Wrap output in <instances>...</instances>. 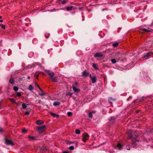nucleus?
Wrapping results in <instances>:
<instances>
[{"mask_svg": "<svg viewBox=\"0 0 153 153\" xmlns=\"http://www.w3.org/2000/svg\"><path fill=\"white\" fill-rule=\"evenodd\" d=\"M128 137L129 139H131L132 138L134 139H137L138 137V134L136 131L130 130L127 132Z\"/></svg>", "mask_w": 153, "mask_h": 153, "instance_id": "1", "label": "nucleus"}, {"mask_svg": "<svg viewBox=\"0 0 153 153\" xmlns=\"http://www.w3.org/2000/svg\"><path fill=\"white\" fill-rule=\"evenodd\" d=\"M37 132L39 134L42 133L46 129V126L45 125L42 126H38L36 128Z\"/></svg>", "mask_w": 153, "mask_h": 153, "instance_id": "2", "label": "nucleus"}, {"mask_svg": "<svg viewBox=\"0 0 153 153\" xmlns=\"http://www.w3.org/2000/svg\"><path fill=\"white\" fill-rule=\"evenodd\" d=\"M4 141H5V143L7 145L12 146L14 145L13 142L10 139L5 138Z\"/></svg>", "mask_w": 153, "mask_h": 153, "instance_id": "3", "label": "nucleus"}, {"mask_svg": "<svg viewBox=\"0 0 153 153\" xmlns=\"http://www.w3.org/2000/svg\"><path fill=\"white\" fill-rule=\"evenodd\" d=\"M83 140L84 142H86L89 138V136L88 134L86 133H84L83 134Z\"/></svg>", "mask_w": 153, "mask_h": 153, "instance_id": "4", "label": "nucleus"}, {"mask_svg": "<svg viewBox=\"0 0 153 153\" xmlns=\"http://www.w3.org/2000/svg\"><path fill=\"white\" fill-rule=\"evenodd\" d=\"M45 71L46 73L50 76V77L54 76V73L53 72L46 69L45 70Z\"/></svg>", "mask_w": 153, "mask_h": 153, "instance_id": "5", "label": "nucleus"}, {"mask_svg": "<svg viewBox=\"0 0 153 153\" xmlns=\"http://www.w3.org/2000/svg\"><path fill=\"white\" fill-rule=\"evenodd\" d=\"M150 31H151L150 30H148L145 28L140 29L139 31V32L141 33H144V32L148 33Z\"/></svg>", "mask_w": 153, "mask_h": 153, "instance_id": "6", "label": "nucleus"}, {"mask_svg": "<svg viewBox=\"0 0 153 153\" xmlns=\"http://www.w3.org/2000/svg\"><path fill=\"white\" fill-rule=\"evenodd\" d=\"M103 56V55L100 53H97L94 55V57L95 58L100 57Z\"/></svg>", "mask_w": 153, "mask_h": 153, "instance_id": "7", "label": "nucleus"}, {"mask_svg": "<svg viewBox=\"0 0 153 153\" xmlns=\"http://www.w3.org/2000/svg\"><path fill=\"white\" fill-rule=\"evenodd\" d=\"M72 86L73 89L75 92L78 93L80 91V89H79L76 88V87L74 85H73Z\"/></svg>", "mask_w": 153, "mask_h": 153, "instance_id": "8", "label": "nucleus"}, {"mask_svg": "<svg viewBox=\"0 0 153 153\" xmlns=\"http://www.w3.org/2000/svg\"><path fill=\"white\" fill-rule=\"evenodd\" d=\"M122 55V53H121L119 52L117 54L115 55L116 56L115 58L116 59H120V58L121 56Z\"/></svg>", "mask_w": 153, "mask_h": 153, "instance_id": "9", "label": "nucleus"}, {"mask_svg": "<svg viewBox=\"0 0 153 153\" xmlns=\"http://www.w3.org/2000/svg\"><path fill=\"white\" fill-rule=\"evenodd\" d=\"M82 76L84 77H86L88 75V73L86 71H84L82 73Z\"/></svg>", "mask_w": 153, "mask_h": 153, "instance_id": "10", "label": "nucleus"}, {"mask_svg": "<svg viewBox=\"0 0 153 153\" xmlns=\"http://www.w3.org/2000/svg\"><path fill=\"white\" fill-rule=\"evenodd\" d=\"M49 114L52 116L54 117L58 118L59 117V115L54 113L52 112H49Z\"/></svg>", "mask_w": 153, "mask_h": 153, "instance_id": "11", "label": "nucleus"}, {"mask_svg": "<svg viewBox=\"0 0 153 153\" xmlns=\"http://www.w3.org/2000/svg\"><path fill=\"white\" fill-rule=\"evenodd\" d=\"M36 123L39 125H42L44 124V122L41 120H38L36 121Z\"/></svg>", "mask_w": 153, "mask_h": 153, "instance_id": "12", "label": "nucleus"}, {"mask_svg": "<svg viewBox=\"0 0 153 153\" xmlns=\"http://www.w3.org/2000/svg\"><path fill=\"white\" fill-rule=\"evenodd\" d=\"M151 54V53H148L146 54V55L143 56V58H145L146 59H147L150 56Z\"/></svg>", "mask_w": 153, "mask_h": 153, "instance_id": "13", "label": "nucleus"}, {"mask_svg": "<svg viewBox=\"0 0 153 153\" xmlns=\"http://www.w3.org/2000/svg\"><path fill=\"white\" fill-rule=\"evenodd\" d=\"M92 80V82L93 83H94L97 80V78L95 76H93L92 77L91 79Z\"/></svg>", "mask_w": 153, "mask_h": 153, "instance_id": "14", "label": "nucleus"}, {"mask_svg": "<svg viewBox=\"0 0 153 153\" xmlns=\"http://www.w3.org/2000/svg\"><path fill=\"white\" fill-rule=\"evenodd\" d=\"M117 147L119 150H121L122 149V145L120 143H118L117 145Z\"/></svg>", "mask_w": 153, "mask_h": 153, "instance_id": "15", "label": "nucleus"}, {"mask_svg": "<svg viewBox=\"0 0 153 153\" xmlns=\"http://www.w3.org/2000/svg\"><path fill=\"white\" fill-rule=\"evenodd\" d=\"M9 82L11 84H13L15 82V80L13 78H11Z\"/></svg>", "mask_w": 153, "mask_h": 153, "instance_id": "16", "label": "nucleus"}, {"mask_svg": "<svg viewBox=\"0 0 153 153\" xmlns=\"http://www.w3.org/2000/svg\"><path fill=\"white\" fill-rule=\"evenodd\" d=\"M135 139V141H132V145H136V143L137 142H138L139 140L138 139Z\"/></svg>", "mask_w": 153, "mask_h": 153, "instance_id": "17", "label": "nucleus"}, {"mask_svg": "<svg viewBox=\"0 0 153 153\" xmlns=\"http://www.w3.org/2000/svg\"><path fill=\"white\" fill-rule=\"evenodd\" d=\"M115 100L114 99H113L111 97H109V99L108 100V102L110 104H111V101H114Z\"/></svg>", "mask_w": 153, "mask_h": 153, "instance_id": "18", "label": "nucleus"}, {"mask_svg": "<svg viewBox=\"0 0 153 153\" xmlns=\"http://www.w3.org/2000/svg\"><path fill=\"white\" fill-rule=\"evenodd\" d=\"M115 119V118L114 117L112 116L110 118L109 120L110 121H111L112 123H113L114 122V120Z\"/></svg>", "mask_w": 153, "mask_h": 153, "instance_id": "19", "label": "nucleus"}, {"mask_svg": "<svg viewBox=\"0 0 153 153\" xmlns=\"http://www.w3.org/2000/svg\"><path fill=\"white\" fill-rule=\"evenodd\" d=\"M50 77L51 78V79L52 81L54 82H57V80L56 79V78L54 77V76Z\"/></svg>", "mask_w": 153, "mask_h": 153, "instance_id": "20", "label": "nucleus"}, {"mask_svg": "<svg viewBox=\"0 0 153 153\" xmlns=\"http://www.w3.org/2000/svg\"><path fill=\"white\" fill-rule=\"evenodd\" d=\"M60 103L58 101H56L54 102L53 103V105L54 106L59 105H60Z\"/></svg>", "mask_w": 153, "mask_h": 153, "instance_id": "21", "label": "nucleus"}, {"mask_svg": "<svg viewBox=\"0 0 153 153\" xmlns=\"http://www.w3.org/2000/svg\"><path fill=\"white\" fill-rule=\"evenodd\" d=\"M9 100H10V101L11 102H12L13 103H14L15 104H16L17 105L18 104L17 103V102H16V101L13 99H12V98H9Z\"/></svg>", "mask_w": 153, "mask_h": 153, "instance_id": "22", "label": "nucleus"}, {"mask_svg": "<svg viewBox=\"0 0 153 153\" xmlns=\"http://www.w3.org/2000/svg\"><path fill=\"white\" fill-rule=\"evenodd\" d=\"M28 138L30 139L31 140H33L35 139L36 137L34 136H30V135H29Z\"/></svg>", "mask_w": 153, "mask_h": 153, "instance_id": "23", "label": "nucleus"}, {"mask_svg": "<svg viewBox=\"0 0 153 153\" xmlns=\"http://www.w3.org/2000/svg\"><path fill=\"white\" fill-rule=\"evenodd\" d=\"M39 73L38 72H36L34 74V76L36 78L38 79Z\"/></svg>", "mask_w": 153, "mask_h": 153, "instance_id": "24", "label": "nucleus"}, {"mask_svg": "<svg viewBox=\"0 0 153 153\" xmlns=\"http://www.w3.org/2000/svg\"><path fill=\"white\" fill-rule=\"evenodd\" d=\"M73 6H71V7H68L66 8V10L67 11H69L70 10H71L73 8Z\"/></svg>", "mask_w": 153, "mask_h": 153, "instance_id": "25", "label": "nucleus"}, {"mask_svg": "<svg viewBox=\"0 0 153 153\" xmlns=\"http://www.w3.org/2000/svg\"><path fill=\"white\" fill-rule=\"evenodd\" d=\"M22 106L23 109H25L27 108V104L26 103H23L22 104Z\"/></svg>", "mask_w": 153, "mask_h": 153, "instance_id": "26", "label": "nucleus"}, {"mask_svg": "<svg viewBox=\"0 0 153 153\" xmlns=\"http://www.w3.org/2000/svg\"><path fill=\"white\" fill-rule=\"evenodd\" d=\"M67 0H62L61 1V3L62 4H65Z\"/></svg>", "mask_w": 153, "mask_h": 153, "instance_id": "27", "label": "nucleus"}, {"mask_svg": "<svg viewBox=\"0 0 153 153\" xmlns=\"http://www.w3.org/2000/svg\"><path fill=\"white\" fill-rule=\"evenodd\" d=\"M29 89L30 91H32L33 90V88L31 85H30L29 86Z\"/></svg>", "mask_w": 153, "mask_h": 153, "instance_id": "28", "label": "nucleus"}, {"mask_svg": "<svg viewBox=\"0 0 153 153\" xmlns=\"http://www.w3.org/2000/svg\"><path fill=\"white\" fill-rule=\"evenodd\" d=\"M118 45V43H113L112 44V45L113 47H117Z\"/></svg>", "mask_w": 153, "mask_h": 153, "instance_id": "29", "label": "nucleus"}, {"mask_svg": "<svg viewBox=\"0 0 153 153\" xmlns=\"http://www.w3.org/2000/svg\"><path fill=\"white\" fill-rule=\"evenodd\" d=\"M92 67L95 69H97V68L96 67V64L95 63H93L92 64Z\"/></svg>", "mask_w": 153, "mask_h": 153, "instance_id": "30", "label": "nucleus"}, {"mask_svg": "<svg viewBox=\"0 0 153 153\" xmlns=\"http://www.w3.org/2000/svg\"><path fill=\"white\" fill-rule=\"evenodd\" d=\"M75 133L76 134H79L80 133V131L79 129H76L75 130Z\"/></svg>", "mask_w": 153, "mask_h": 153, "instance_id": "31", "label": "nucleus"}, {"mask_svg": "<svg viewBox=\"0 0 153 153\" xmlns=\"http://www.w3.org/2000/svg\"><path fill=\"white\" fill-rule=\"evenodd\" d=\"M111 61L113 63H115L116 62V60L114 59H111Z\"/></svg>", "mask_w": 153, "mask_h": 153, "instance_id": "32", "label": "nucleus"}, {"mask_svg": "<svg viewBox=\"0 0 153 153\" xmlns=\"http://www.w3.org/2000/svg\"><path fill=\"white\" fill-rule=\"evenodd\" d=\"M27 130L25 128H23L22 130V132L23 133H26L27 132Z\"/></svg>", "mask_w": 153, "mask_h": 153, "instance_id": "33", "label": "nucleus"}, {"mask_svg": "<svg viewBox=\"0 0 153 153\" xmlns=\"http://www.w3.org/2000/svg\"><path fill=\"white\" fill-rule=\"evenodd\" d=\"M13 89L15 91H17L18 90V88L16 86H14L13 88Z\"/></svg>", "mask_w": 153, "mask_h": 153, "instance_id": "34", "label": "nucleus"}, {"mask_svg": "<svg viewBox=\"0 0 153 153\" xmlns=\"http://www.w3.org/2000/svg\"><path fill=\"white\" fill-rule=\"evenodd\" d=\"M69 149L71 150H73L74 149V147L73 146H70L69 147Z\"/></svg>", "mask_w": 153, "mask_h": 153, "instance_id": "35", "label": "nucleus"}, {"mask_svg": "<svg viewBox=\"0 0 153 153\" xmlns=\"http://www.w3.org/2000/svg\"><path fill=\"white\" fill-rule=\"evenodd\" d=\"M41 149L42 150V151H46L47 149H46L45 146H43Z\"/></svg>", "mask_w": 153, "mask_h": 153, "instance_id": "36", "label": "nucleus"}, {"mask_svg": "<svg viewBox=\"0 0 153 153\" xmlns=\"http://www.w3.org/2000/svg\"><path fill=\"white\" fill-rule=\"evenodd\" d=\"M72 113L70 111H69L67 113V115L69 116H71L72 115Z\"/></svg>", "mask_w": 153, "mask_h": 153, "instance_id": "37", "label": "nucleus"}, {"mask_svg": "<svg viewBox=\"0 0 153 153\" xmlns=\"http://www.w3.org/2000/svg\"><path fill=\"white\" fill-rule=\"evenodd\" d=\"M88 116L89 117L92 118L93 117V115L92 114L91 112H90L88 114Z\"/></svg>", "mask_w": 153, "mask_h": 153, "instance_id": "38", "label": "nucleus"}, {"mask_svg": "<svg viewBox=\"0 0 153 153\" xmlns=\"http://www.w3.org/2000/svg\"><path fill=\"white\" fill-rule=\"evenodd\" d=\"M72 93H68L67 94L66 96H69L70 97H71L72 95Z\"/></svg>", "mask_w": 153, "mask_h": 153, "instance_id": "39", "label": "nucleus"}, {"mask_svg": "<svg viewBox=\"0 0 153 153\" xmlns=\"http://www.w3.org/2000/svg\"><path fill=\"white\" fill-rule=\"evenodd\" d=\"M0 26H1V28L3 29H5V26L2 24H0Z\"/></svg>", "mask_w": 153, "mask_h": 153, "instance_id": "40", "label": "nucleus"}, {"mask_svg": "<svg viewBox=\"0 0 153 153\" xmlns=\"http://www.w3.org/2000/svg\"><path fill=\"white\" fill-rule=\"evenodd\" d=\"M17 95L18 97H20L21 96V94L20 93L18 92L17 93Z\"/></svg>", "mask_w": 153, "mask_h": 153, "instance_id": "41", "label": "nucleus"}, {"mask_svg": "<svg viewBox=\"0 0 153 153\" xmlns=\"http://www.w3.org/2000/svg\"><path fill=\"white\" fill-rule=\"evenodd\" d=\"M30 112V111H26L25 112V114L26 115H28L29 114Z\"/></svg>", "mask_w": 153, "mask_h": 153, "instance_id": "42", "label": "nucleus"}, {"mask_svg": "<svg viewBox=\"0 0 153 153\" xmlns=\"http://www.w3.org/2000/svg\"><path fill=\"white\" fill-rule=\"evenodd\" d=\"M39 95H40V96H44L45 95V94H44L43 92H42V93H39Z\"/></svg>", "mask_w": 153, "mask_h": 153, "instance_id": "43", "label": "nucleus"}, {"mask_svg": "<svg viewBox=\"0 0 153 153\" xmlns=\"http://www.w3.org/2000/svg\"><path fill=\"white\" fill-rule=\"evenodd\" d=\"M132 97L131 96H130L127 99V101H128L129 100H130V99H132Z\"/></svg>", "mask_w": 153, "mask_h": 153, "instance_id": "44", "label": "nucleus"}, {"mask_svg": "<svg viewBox=\"0 0 153 153\" xmlns=\"http://www.w3.org/2000/svg\"><path fill=\"white\" fill-rule=\"evenodd\" d=\"M38 88L42 92H43V90L39 87V86H38Z\"/></svg>", "mask_w": 153, "mask_h": 153, "instance_id": "45", "label": "nucleus"}, {"mask_svg": "<svg viewBox=\"0 0 153 153\" xmlns=\"http://www.w3.org/2000/svg\"><path fill=\"white\" fill-rule=\"evenodd\" d=\"M3 131L2 129L1 128H0V132H2Z\"/></svg>", "mask_w": 153, "mask_h": 153, "instance_id": "46", "label": "nucleus"}, {"mask_svg": "<svg viewBox=\"0 0 153 153\" xmlns=\"http://www.w3.org/2000/svg\"><path fill=\"white\" fill-rule=\"evenodd\" d=\"M150 26L153 27V22L152 23V24L150 25Z\"/></svg>", "mask_w": 153, "mask_h": 153, "instance_id": "47", "label": "nucleus"}, {"mask_svg": "<svg viewBox=\"0 0 153 153\" xmlns=\"http://www.w3.org/2000/svg\"><path fill=\"white\" fill-rule=\"evenodd\" d=\"M1 102L0 101V109L1 108Z\"/></svg>", "mask_w": 153, "mask_h": 153, "instance_id": "48", "label": "nucleus"}, {"mask_svg": "<svg viewBox=\"0 0 153 153\" xmlns=\"http://www.w3.org/2000/svg\"><path fill=\"white\" fill-rule=\"evenodd\" d=\"M89 77H90L91 79V78L92 77H93V76H92L91 75V74L89 75Z\"/></svg>", "mask_w": 153, "mask_h": 153, "instance_id": "49", "label": "nucleus"}, {"mask_svg": "<svg viewBox=\"0 0 153 153\" xmlns=\"http://www.w3.org/2000/svg\"><path fill=\"white\" fill-rule=\"evenodd\" d=\"M19 79L21 80H23V78H19Z\"/></svg>", "mask_w": 153, "mask_h": 153, "instance_id": "50", "label": "nucleus"}, {"mask_svg": "<svg viewBox=\"0 0 153 153\" xmlns=\"http://www.w3.org/2000/svg\"><path fill=\"white\" fill-rule=\"evenodd\" d=\"M35 85L38 88V86H39V85L37 84L36 83H35Z\"/></svg>", "mask_w": 153, "mask_h": 153, "instance_id": "51", "label": "nucleus"}, {"mask_svg": "<svg viewBox=\"0 0 153 153\" xmlns=\"http://www.w3.org/2000/svg\"><path fill=\"white\" fill-rule=\"evenodd\" d=\"M72 143H73V142H72L70 141V142H69V143H69V144H72Z\"/></svg>", "mask_w": 153, "mask_h": 153, "instance_id": "52", "label": "nucleus"}, {"mask_svg": "<svg viewBox=\"0 0 153 153\" xmlns=\"http://www.w3.org/2000/svg\"><path fill=\"white\" fill-rule=\"evenodd\" d=\"M63 153H68V152H67L64 151L63 152Z\"/></svg>", "mask_w": 153, "mask_h": 153, "instance_id": "53", "label": "nucleus"}, {"mask_svg": "<svg viewBox=\"0 0 153 153\" xmlns=\"http://www.w3.org/2000/svg\"><path fill=\"white\" fill-rule=\"evenodd\" d=\"M144 98V97H142L141 98V99L142 100H143V98Z\"/></svg>", "mask_w": 153, "mask_h": 153, "instance_id": "54", "label": "nucleus"}, {"mask_svg": "<svg viewBox=\"0 0 153 153\" xmlns=\"http://www.w3.org/2000/svg\"><path fill=\"white\" fill-rule=\"evenodd\" d=\"M3 21V20H0V22H2Z\"/></svg>", "mask_w": 153, "mask_h": 153, "instance_id": "55", "label": "nucleus"}, {"mask_svg": "<svg viewBox=\"0 0 153 153\" xmlns=\"http://www.w3.org/2000/svg\"><path fill=\"white\" fill-rule=\"evenodd\" d=\"M27 78L28 79H30V76H28V77H27Z\"/></svg>", "mask_w": 153, "mask_h": 153, "instance_id": "56", "label": "nucleus"}, {"mask_svg": "<svg viewBox=\"0 0 153 153\" xmlns=\"http://www.w3.org/2000/svg\"><path fill=\"white\" fill-rule=\"evenodd\" d=\"M140 111H136L137 113H138Z\"/></svg>", "mask_w": 153, "mask_h": 153, "instance_id": "57", "label": "nucleus"}, {"mask_svg": "<svg viewBox=\"0 0 153 153\" xmlns=\"http://www.w3.org/2000/svg\"><path fill=\"white\" fill-rule=\"evenodd\" d=\"M45 37L46 38H48V36H47L46 35H45Z\"/></svg>", "mask_w": 153, "mask_h": 153, "instance_id": "58", "label": "nucleus"}, {"mask_svg": "<svg viewBox=\"0 0 153 153\" xmlns=\"http://www.w3.org/2000/svg\"><path fill=\"white\" fill-rule=\"evenodd\" d=\"M91 113H95V111H92Z\"/></svg>", "mask_w": 153, "mask_h": 153, "instance_id": "59", "label": "nucleus"}, {"mask_svg": "<svg viewBox=\"0 0 153 153\" xmlns=\"http://www.w3.org/2000/svg\"><path fill=\"white\" fill-rule=\"evenodd\" d=\"M136 101V100H134L133 101V102H134L135 103V102Z\"/></svg>", "mask_w": 153, "mask_h": 153, "instance_id": "60", "label": "nucleus"}, {"mask_svg": "<svg viewBox=\"0 0 153 153\" xmlns=\"http://www.w3.org/2000/svg\"><path fill=\"white\" fill-rule=\"evenodd\" d=\"M2 16H0V19H2Z\"/></svg>", "mask_w": 153, "mask_h": 153, "instance_id": "61", "label": "nucleus"}, {"mask_svg": "<svg viewBox=\"0 0 153 153\" xmlns=\"http://www.w3.org/2000/svg\"><path fill=\"white\" fill-rule=\"evenodd\" d=\"M42 102L41 101H40V100L39 101V103H40L41 102Z\"/></svg>", "mask_w": 153, "mask_h": 153, "instance_id": "62", "label": "nucleus"}, {"mask_svg": "<svg viewBox=\"0 0 153 153\" xmlns=\"http://www.w3.org/2000/svg\"><path fill=\"white\" fill-rule=\"evenodd\" d=\"M64 8H62V9H63Z\"/></svg>", "mask_w": 153, "mask_h": 153, "instance_id": "63", "label": "nucleus"}, {"mask_svg": "<svg viewBox=\"0 0 153 153\" xmlns=\"http://www.w3.org/2000/svg\"><path fill=\"white\" fill-rule=\"evenodd\" d=\"M76 83H77V82H76Z\"/></svg>", "mask_w": 153, "mask_h": 153, "instance_id": "64", "label": "nucleus"}]
</instances>
